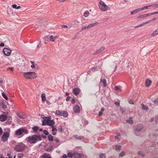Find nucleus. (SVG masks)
Wrapping results in <instances>:
<instances>
[{
    "instance_id": "f257e3e1",
    "label": "nucleus",
    "mask_w": 158,
    "mask_h": 158,
    "mask_svg": "<svg viewBox=\"0 0 158 158\" xmlns=\"http://www.w3.org/2000/svg\"><path fill=\"white\" fill-rule=\"evenodd\" d=\"M23 76L27 79H31L36 78V74L35 72H25L23 73Z\"/></svg>"
},
{
    "instance_id": "f03ea898",
    "label": "nucleus",
    "mask_w": 158,
    "mask_h": 158,
    "mask_svg": "<svg viewBox=\"0 0 158 158\" xmlns=\"http://www.w3.org/2000/svg\"><path fill=\"white\" fill-rule=\"evenodd\" d=\"M40 140V136L36 135L28 137V140L31 143H36L37 140Z\"/></svg>"
},
{
    "instance_id": "7ed1b4c3",
    "label": "nucleus",
    "mask_w": 158,
    "mask_h": 158,
    "mask_svg": "<svg viewBox=\"0 0 158 158\" xmlns=\"http://www.w3.org/2000/svg\"><path fill=\"white\" fill-rule=\"evenodd\" d=\"M26 148L25 144L22 143H18L14 147L15 150L17 152L23 151Z\"/></svg>"
},
{
    "instance_id": "20e7f679",
    "label": "nucleus",
    "mask_w": 158,
    "mask_h": 158,
    "mask_svg": "<svg viewBox=\"0 0 158 158\" xmlns=\"http://www.w3.org/2000/svg\"><path fill=\"white\" fill-rule=\"evenodd\" d=\"M98 7L100 10L103 12L106 11L108 9V6L102 1H100L99 2Z\"/></svg>"
},
{
    "instance_id": "39448f33",
    "label": "nucleus",
    "mask_w": 158,
    "mask_h": 158,
    "mask_svg": "<svg viewBox=\"0 0 158 158\" xmlns=\"http://www.w3.org/2000/svg\"><path fill=\"white\" fill-rule=\"evenodd\" d=\"M24 132H25L26 134H27L28 133V132L27 130L20 128L16 131L15 135L16 136H20L22 135L23 133Z\"/></svg>"
},
{
    "instance_id": "423d86ee",
    "label": "nucleus",
    "mask_w": 158,
    "mask_h": 158,
    "mask_svg": "<svg viewBox=\"0 0 158 158\" xmlns=\"http://www.w3.org/2000/svg\"><path fill=\"white\" fill-rule=\"evenodd\" d=\"M55 114L56 115H60L64 117H67L68 115V114L66 111H60L59 110H56Z\"/></svg>"
},
{
    "instance_id": "0eeeda50",
    "label": "nucleus",
    "mask_w": 158,
    "mask_h": 158,
    "mask_svg": "<svg viewBox=\"0 0 158 158\" xmlns=\"http://www.w3.org/2000/svg\"><path fill=\"white\" fill-rule=\"evenodd\" d=\"M9 132H4L2 136L1 139L2 141L4 142L6 141L9 136Z\"/></svg>"
},
{
    "instance_id": "6e6552de",
    "label": "nucleus",
    "mask_w": 158,
    "mask_h": 158,
    "mask_svg": "<svg viewBox=\"0 0 158 158\" xmlns=\"http://www.w3.org/2000/svg\"><path fill=\"white\" fill-rule=\"evenodd\" d=\"M51 118L50 116L43 117V119L44 120L42 121V125L43 126L47 125L49 120Z\"/></svg>"
},
{
    "instance_id": "1a4fd4ad",
    "label": "nucleus",
    "mask_w": 158,
    "mask_h": 158,
    "mask_svg": "<svg viewBox=\"0 0 158 158\" xmlns=\"http://www.w3.org/2000/svg\"><path fill=\"white\" fill-rule=\"evenodd\" d=\"M3 52L5 55L8 56L10 55L11 51L8 48H4L3 49Z\"/></svg>"
},
{
    "instance_id": "9d476101",
    "label": "nucleus",
    "mask_w": 158,
    "mask_h": 158,
    "mask_svg": "<svg viewBox=\"0 0 158 158\" xmlns=\"http://www.w3.org/2000/svg\"><path fill=\"white\" fill-rule=\"evenodd\" d=\"M74 111L76 113H78L80 112V109L79 106L77 105L74 106L73 108Z\"/></svg>"
},
{
    "instance_id": "9b49d317",
    "label": "nucleus",
    "mask_w": 158,
    "mask_h": 158,
    "mask_svg": "<svg viewBox=\"0 0 158 158\" xmlns=\"http://www.w3.org/2000/svg\"><path fill=\"white\" fill-rule=\"evenodd\" d=\"M80 91V89L79 88H74L73 89V93L75 95H78Z\"/></svg>"
},
{
    "instance_id": "f8f14e48",
    "label": "nucleus",
    "mask_w": 158,
    "mask_h": 158,
    "mask_svg": "<svg viewBox=\"0 0 158 158\" xmlns=\"http://www.w3.org/2000/svg\"><path fill=\"white\" fill-rule=\"evenodd\" d=\"M84 155L82 154L79 153L77 152L74 153V156L75 158H82Z\"/></svg>"
},
{
    "instance_id": "ddd939ff",
    "label": "nucleus",
    "mask_w": 158,
    "mask_h": 158,
    "mask_svg": "<svg viewBox=\"0 0 158 158\" xmlns=\"http://www.w3.org/2000/svg\"><path fill=\"white\" fill-rule=\"evenodd\" d=\"M7 116L5 114H2L0 116V121L2 122L5 121L7 118Z\"/></svg>"
},
{
    "instance_id": "4468645a",
    "label": "nucleus",
    "mask_w": 158,
    "mask_h": 158,
    "mask_svg": "<svg viewBox=\"0 0 158 158\" xmlns=\"http://www.w3.org/2000/svg\"><path fill=\"white\" fill-rule=\"evenodd\" d=\"M57 36H53L51 35L49 36V39L51 42H54L57 39Z\"/></svg>"
},
{
    "instance_id": "2eb2a0df",
    "label": "nucleus",
    "mask_w": 158,
    "mask_h": 158,
    "mask_svg": "<svg viewBox=\"0 0 158 158\" xmlns=\"http://www.w3.org/2000/svg\"><path fill=\"white\" fill-rule=\"evenodd\" d=\"M105 49V47H102L97 49L95 52V54H98L103 51Z\"/></svg>"
},
{
    "instance_id": "dca6fc26",
    "label": "nucleus",
    "mask_w": 158,
    "mask_h": 158,
    "mask_svg": "<svg viewBox=\"0 0 158 158\" xmlns=\"http://www.w3.org/2000/svg\"><path fill=\"white\" fill-rule=\"evenodd\" d=\"M149 13L146 14H144L143 15H141L138 16L137 17V18L138 19H140L143 18H145L147 17L148 16H149Z\"/></svg>"
},
{
    "instance_id": "f3484780",
    "label": "nucleus",
    "mask_w": 158,
    "mask_h": 158,
    "mask_svg": "<svg viewBox=\"0 0 158 158\" xmlns=\"http://www.w3.org/2000/svg\"><path fill=\"white\" fill-rule=\"evenodd\" d=\"M152 83V81L149 79H146L145 81V85L147 87H149Z\"/></svg>"
},
{
    "instance_id": "a211bd4d",
    "label": "nucleus",
    "mask_w": 158,
    "mask_h": 158,
    "mask_svg": "<svg viewBox=\"0 0 158 158\" xmlns=\"http://www.w3.org/2000/svg\"><path fill=\"white\" fill-rule=\"evenodd\" d=\"M98 24V22H96V23H92L91 24H90L88 25L89 29L91 28L92 27H94L97 26V25Z\"/></svg>"
},
{
    "instance_id": "6ab92c4d",
    "label": "nucleus",
    "mask_w": 158,
    "mask_h": 158,
    "mask_svg": "<svg viewBox=\"0 0 158 158\" xmlns=\"http://www.w3.org/2000/svg\"><path fill=\"white\" fill-rule=\"evenodd\" d=\"M158 35V28L154 31L151 34L152 37H154Z\"/></svg>"
},
{
    "instance_id": "aec40b11",
    "label": "nucleus",
    "mask_w": 158,
    "mask_h": 158,
    "mask_svg": "<svg viewBox=\"0 0 158 158\" xmlns=\"http://www.w3.org/2000/svg\"><path fill=\"white\" fill-rule=\"evenodd\" d=\"M42 158H52L50 154L44 153L42 156Z\"/></svg>"
},
{
    "instance_id": "412c9836",
    "label": "nucleus",
    "mask_w": 158,
    "mask_h": 158,
    "mask_svg": "<svg viewBox=\"0 0 158 158\" xmlns=\"http://www.w3.org/2000/svg\"><path fill=\"white\" fill-rule=\"evenodd\" d=\"M53 149V146L52 144L49 145L46 148V150L48 152H50Z\"/></svg>"
},
{
    "instance_id": "4be33fe9",
    "label": "nucleus",
    "mask_w": 158,
    "mask_h": 158,
    "mask_svg": "<svg viewBox=\"0 0 158 158\" xmlns=\"http://www.w3.org/2000/svg\"><path fill=\"white\" fill-rule=\"evenodd\" d=\"M140 11V8L136 9L131 12V15H132L133 14L137 13Z\"/></svg>"
},
{
    "instance_id": "5701e85b",
    "label": "nucleus",
    "mask_w": 158,
    "mask_h": 158,
    "mask_svg": "<svg viewBox=\"0 0 158 158\" xmlns=\"http://www.w3.org/2000/svg\"><path fill=\"white\" fill-rule=\"evenodd\" d=\"M54 123V122L52 120H51L50 119L49 120L47 125H49V126H53Z\"/></svg>"
},
{
    "instance_id": "b1692460",
    "label": "nucleus",
    "mask_w": 158,
    "mask_h": 158,
    "mask_svg": "<svg viewBox=\"0 0 158 158\" xmlns=\"http://www.w3.org/2000/svg\"><path fill=\"white\" fill-rule=\"evenodd\" d=\"M41 100L43 102H44L46 101V98L45 94L44 93H43L41 96Z\"/></svg>"
},
{
    "instance_id": "393cba45",
    "label": "nucleus",
    "mask_w": 158,
    "mask_h": 158,
    "mask_svg": "<svg viewBox=\"0 0 158 158\" xmlns=\"http://www.w3.org/2000/svg\"><path fill=\"white\" fill-rule=\"evenodd\" d=\"M151 7V5H149L148 6H145L144 7L140 8V11L148 9H150V7Z\"/></svg>"
},
{
    "instance_id": "a878e982",
    "label": "nucleus",
    "mask_w": 158,
    "mask_h": 158,
    "mask_svg": "<svg viewBox=\"0 0 158 158\" xmlns=\"http://www.w3.org/2000/svg\"><path fill=\"white\" fill-rule=\"evenodd\" d=\"M142 109L143 110L148 111V106H146L144 104H141Z\"/></svg>"
},
{
    "instance_id": "bb28decb",
    "label": "nucleus",
    "mask_w": 158,
    "mask_h": 158,
    "mask_svg": "<svg viewBox=\"0 0 158 158\" xmlns=\"http://www.w3.org/2000/svg\"><path fill=\"white\" fill-rule=\"evenodd\" d=\"M100 82L103 83L104 87H106L107 85L106 81L105 79H101Z\"/></svg>"
},
{
    "instance_id": "cd10ccee",
    "label": "nucleus",
    "mask_w": 158,
    "mask_h": 158,
    "mask_svg": "<svg viewBox=\"0 0 158 158\" xmlns=\"http://www.w3.org/2000/svg\"><path fill=\"white\" fill-rule=\"evenodd\" d=\"M74 137L77 139L82 140L83 139V136H79L78 135H74Z\"/></svg>"
},
{
    "instance_id": "c85d7f7f",
    "label": "nucleus",
    "mask_w": 158,
    "mask_h": 158,
    "mask_svg": "<svg viewBox=\"0 0 158 158\" xmlns=\"http://www.w3.org/2000/svg\"><path fill=\"white\" fill-rule=\"evenodd\" d=\"M127 122L130 124H132L133 123V121L131 118H130L128 119H127L126 121Z\"/></svg>"
},
{
    "instance_id": "c756f323",
    "label": "nucleus",
    "mask_w": 158,
    "mask_h": 158,
    "mask_svg": "<svg viewBox=\"0 0 158 158\" xmlns=\"http://www.w3.org/2000/svg\"><path fill=\"white\" fill-rule=\"evenodd\" d=\"M89 13L88 11H85L83 14V15L85 17H87L89 15Z\"/></svg>"
},
{
    "instance_id": "7c9ffc66",
    "label": "nucleus",
    "mask_w": 158,
    "mask_h": 158,
    "mask_svg": "<svg viewBox=\"0 0 158 158\" xmlns=\"http://www.w3.org/2000/svg\"><path fill=\"white\" fill-rule=\"evenodd\" d=\"M12 7L13 8L16 9L17 10L19 9L21 7L20 6H17V5L16 4H13L12 5Z\"/></svg>"
},
{
    "instance_id": "2f4dec72",
    "label": "nucleus",
    "mask_w": 158,
    "mask_h": 158,
    "mask_svg": "<svg viewBox=\"0 0 158 158\" xmlns=\"http://www.w3.org/2000/svg\"><path fill=\"white\" fill-rule=\"evenodd\" d=\"M2 94L3 98L6 100H8V97L6 96V95L3 92H2Z\"/></svg>"
},
{
    "instance_id": "473e14b6",
    "label": "nucleus",
    "mask_w": 158,
    "mask_h": 158,
    "mask_svg": "<svg viewBox=\"0 0 158 158\" xmlns=\"http://www.w3.org/2000/svg\"><path fill=\"white\" fill-rule=\"evenodd\" d=\"M48 138L49 141H52L53 139V137L51 135H48Z\"/></svg>"
},
{
    "instance_id": "72a5a7b5",
    "label": "nucleus",
    "mask_w": 158,
    "mask_h": 158,
    "mask_svg": "<svg viewBox=\"0 0 158 158\" xmlns=\"http://www.w3.org/2000/svg\"><path fill=\"white\" fill-rule=\"evenodd\" d=\"M1 106H2V107L3 109H6L7 107L6 105L5 104V103L4 102H2V103H1Z\"/></svg>"
},
{
    "instance_id": "f704fd0d",
    "label": "nucleus",
    "mask_w": 158,
    "mask_h": 158,
    "mask_svg": "<svg viewBox=\"0 0 158 158\" xmlns=\"http://www.w3.org/2000/svg\"><path fill=\"white\" fill-rule=\"evenodd\" d=\"M18 116L20 118H26V116L25 115H23L22 114H18Z\"/></svg>"
},
{
    "instance_id": "c9c22d12",
    "label": "nucleus",
    "mask_w": 158,
    "mask_h": 158,
    "mask_svg": "<svg viewBox=\"0 0 158 158\" xmlns=\"http://www.w3.org/2000/svg\"><path fill=\"white\" fill-rule=\"evenodd\" d=\"M18 155V158H22L23 157L24 154L23 153H18L17 154Z\"/></svg>"
},
{
    "instance_id": "e433bc0d",
    "label": "nucleus",
    "mask_w": 158,
    "mask_h": 158,
    "mask_svg": "<svg viewBox=\"0 0 158 158\" xmlns=\"http://www.w3.org/2000/svg\"><path fill=\"white\" fill-rule=\"evenodd\" d=\"M152 102H153L155 104H157L158 103V98H156L153 100H152Z\"/></svg>"
},
{
    "instance_id": "4c0bfd02",
    "label": "nucleus",
    "mask_w": 158,
    "mask_h": 158,
    "mask_svg": "<svg viewBox=\"0 0 158 158\" xmlns=\"http://www.w3.org/2000/svg\"><path fill=\"white\" fill-rule=\"evenodd\" d=\"M142 129L143 127H142L140 126L136 128V130L138 131H140L142 130Z\"/></svg>"
},
{
    "instance_id": "58836bf2",
    "label": "nucleus",
    "mask_w": 158,
    "mask_h": 158,
    "mask_svg": "<svg viewBox=\"0 0 158 158\" xmlns=\"http://www.w3.org/2000/svg\"><path fill=\"white\" fill-rule=\"evenodd\" d=\"M121 134L120 133H118L116 134V135L115 136V138L116 139H118L120 135Z\"/></svg>"
},
{
    "instance_id": "ea45409f",
    "label": "nucleus",
    "mask_w": 158,
    "mask_h": 158,
    "mask_svg": "<svg viewBox=\"0 0 158 158\" xmlns=\"http://www.w3.org/2000/svg\"><path fill=\"white\" fill-rule=\"evenodd\" d=\"M33 130L35 131H36L39 129V127L37 126H35L32 128Z\"/></svg>"
},
{
    "instance_id": "a19ab883",
    "label": "nucleus",
    "mask_w": 158,
    "mask_h": 158,
    "mask_svg": "<svg viewBox=\"0 0 158 158\" xmlns=\"http://www.w3.org/2000/svg\"><path fill=\"white\" fill-rule=\"evenodd\" d=\"M125 155V152H120L119 154V156H120L123 157Z\"/></svg>"
},
{
    "instance_id": "79ce46f5",
    "label": "nucleus",
    "mask_w": 158,
    "mask_h": 158,
    "mask_svg": "<svg viewBox=\"0 0 158 158\" xmlns=\"http://www.w3.org/2000/svg\"><path fill=\"white\" fill-rule=\"evenodd\" d=\"M52 132H54L55 131H57V128H56V127H54V126H52Z\"/></svg>"
},
{
    "instance_id": "37998d69",
    "label": "nucleus",
    "mask_w": 158,
    "mask_h": 158,
    "mask_svg": "<svg viewBox=\"0 0 158 158\" xmlns=\"http://www.w3.org/2000/svg\"><path fill=\"white\" fill-rule=\"evenodd\" d=\"M115 89L116 90H119L120 92L122 91L121 89L118 86L115 87Z\"/></svg>"
},
{
    "instance_id": "c03bdc74",
    "label": "nucleus",
    "mask_w": 158,
    "mask_h": 158,
    "mask_svg": "<svg viewBox=\"0 0 158 158\" xmlns=\"http://www.w3.org/2000/svg\"><path fill=\"white\" fill-rule=\"evenodd\" d=\"M88 29H89V28H88V26L83 27L81 28V29H82V31H83L84 30Z\"/></svg>"
},
{
    "instance_id": "a18cd8bd",
    "label": "nucleus",
    "mask_w": 158,
    "mask_h": 158,
    "mask_svg": "<svg viewBox=\"0 0 158 158\" xmlns=\"http://www.w3.org/2000/svg\"><path fill=\"white\" fill-rule=\"evenodd\" d=\"M158 14V11H156V12H152V13H149V16H150V15H155V14Z\"/></svg>"
},
{
    "instance_id": "49530a36",
    "label": "nucleus",
    "mask_w": 158,
    "mask_h": 158,
    "mask_svg": "<svg viewBox=\"0 0 158 158\" xmlns=\"http://www.w3.org/2000/svg\"><path fill=\"white\" fill-rule=\"evenodd\" d=\"M68 157L72 158L73 156V154L72 152H69L68 153Z\"/></svg>"
},
{
    "instance_id": "de8ad7c7",
    "label": "nucleus",
    "mask_w": 158,
    "mask_h": 158,
    "mask_svg": "<svg viewBox=\"0 0 158 158\" xmlns=\"http://www.w3.org/2000/svg\"><path fill=\"white\" fill-rule=\"evenodd\" d=\"M100 158H105L106 156L105 154L103 153L101 154L99 156Z\"/></svg>"
},
{
    "instance_id": "09e8293b",
    "label": "nucleus",
    "mask_w": 158,
    "mask_h": 158,
    "mask_svg": "<svg viewBox=\"0 0 158 158\" xmlns=\"http://www.w3.org/2000/svg\"><path fill=\"white\" fill-rule=\"evenodd\" d=\"M55 141L56 143H59V144L58 145V146H59L60 145V143H59L60 142V141L58 139H55Z\"/></svg>"
},
{
    "instance_id": "8fccbe9b",
    "label": "nucleus",
    "mask_w": 158,
    "mask_h": 158,
    "mask_svg": "<svg viewBox=\"0 0 158 158\" xmlns=\"http://www.w3.org/2000/svg\"><path fill=\"white\" fill-rule=\"evenodd\" d=\"M120 110L121 111L122 113H124L125 111V109L123 107H121L120 108Z\"/></svg>"
},
{
    "instance_id": "3c124183",
    "label": "nucleus",
    "mask_w": 158,
    "mask_h": 158,
    "mask_svg": "<svg viewBox=\"0 0 158 158\" xmlns=\"http://www.w3.org/2000/svg\"><path fill=\"white\" fill-rule=\"evenodd\" d=\"M138 154L142 157L144 156V155L142 153L140 152H138Z\"/></svg>"
},
{
    "instance_id": "603ef678",
    "label": "nucleus",
    "mask_w": 158,
    "mask_h": 158,
    "mask_svg": "<svg viewBox=\"0 0 158 158\" xmlns=\"http://www.w3.org/2000/svg\"><path fill=\"white\" fill-rule=\"evenodd\" d=\"M58 130H59L60 131L62 132L63 131V128L62 127L60 126L58 127Z\"/></svg>"
},
{
    "instance_id": "864d4df0",
    "label": "nucleus",
    "mask_w": 158,
    "mask_h": 158,
    "mask_svg": "<svg viewBox=\"0 0 158 158\" xmlns=\"http://www.w3.org/2000/svg\"><path fill=\"white\" fill-rule=\"evenodd\" d=\"M43 132H44V134L46 135H48V131L46 130H44L43 131Z\"/></svg>"
},
{
    "instance_id": "5fc2aeb1",
    "label": "nucleus",
    "mask_w": 158,
    "mask_h": 158,
    "mask_svg": "<svg viewBox=\"0 0 158 158\" xmlns=\"http://www.w3.org/2000/svg\"><path fill=\"white\" fill-rule=\"evenodd\" d=\"M121 148V146L120 145L118 146H115V150H119Z\"/></svg>"
},
{
    "instance_id": "6e6d98bb",
    "label": "nucleus",
    "mask_w": 158,
    "mask_h": 158,
    "mask_svg": "<svg viewBox=\"0 0 158 158\" xmlns=\"http://www.w3.org/2000/svg\"><path fill=\"white\" fill-rule=\"evenodd\" d=\"M31 63L32 65H31V67L32 68H33L35 67V63L34 62H31Z\"/></svg>"
},
{
    "instance_id": "4d7b16f0",
    "label": "nucleus",
    "mask_w": 158,
    "mask_h": 158,
    "mask_svg": "<svg viewBox=\"0 0 158 158\" xmlns=\"http://www.w3.org/2000/svg\"><path fill=\"white\" fill-rule=\"evenodd\" d=\"M144 25V24L143 23L142 24H140V25H139L136 26V27H139L143 26Z\"/></svg>"
},
{
    "instance_id": "13d9d810",
    "label": "nucleus",
    "mask_w": 158,
    "mask_h": 158,
    "mask_svg": "<svg viewBox=\"0 0 158 158\" xmlns=\"http://www.w3.org/2000/svg\"><path fill=\"white\" fill-rule=\"evenodd\" d=\"M129 104H132V105H134V102H133L131 100H130L129 101Z\"/></svg>"
},
{
    "instance_id": "bf43d9fd",
    "label": "nucleus",
    "mask_w": 158,
    "mask_h": 158,
    "mask_svg": "<svg viewBox=\"0 0 158 158\" xmlns=\"http://www.w3.org/2000/svg\"><path fill=\"white\" fill-rule=\"evenodd\" d=\"M151 22V20H150L149 21H146L144 23V25H145V24H147L149 23H150V22Z\"/></svg>"
},
{
    "instance_id": "052dcab7",
    "label": "nucleus",
    "mask_w": 158,
    "mask_h": 158,
    "mask_svg": "<svg viewBox=\"0 0 158 158\" xmlns=\"http://www.w3.org/2000/svg\"><path fill=\"white\" fill-rule=\"evenodd\" d=\"M76 99L74 98H73L72 99V103L73 104H74L75 103V102Z\"/></svg>"
},
{
    "instance_id": "680f3d73",
    "label": "nucleus",
    "mask_w": 158,
    "mask_h": 158,
    "mask_svg": "<svg viewBox=\"0 0 158 158\" xmlns=\"http://www.w3.org/2000/svg\"><path fill=\"white\" fill-rule=\"evenodd\" d=\"M151 6V7H156L158 6V4H154L152 5Z\"/></svg>"
},
{
    "instance_id": "e2e57ef3",
    "label": "nucleus",
    "mask_w": 158,
    "mask_h": 158,
    "mask_svg": "<svg viewBox=\"0 0 158 158\" xmlns=\"http://www.w3.org/2000/svg\"><path fill=\"white\" fill-rule=\"evenodd\" d=\"M63 158H68V156L66 154H64L62 156Z\"/></svg>"
},
{
    "instance_id": "0e129e2a",
    "label": "nucleus",
    "mask_w": 158,
    "mask_h": 158,
    "mask_svg": "<svg viewBox=\"0 0 158 158\" xmlns=\"http://www.w3.org/2000/svg\"><path fill=\"white\" fill-rule=\"evenodd\" d=\"M102 112L101 111H100L99 112V113H98V115L99 116H101L102 114Z\"/></svg>"
},
{
    "instance_id": "69168bd1",
    "label": "nucleus",
    "mask_w": 158,
    "mask_h": 158,
    "mask_svg": "<svg viewBox=\"0 0 158 158\" xmlns=\"http://www.w3.org/2000/svg\"><path fill=\"white\" fill-rule=\"evenodd\" d=\"M157 18H154L152 19L151 20V21H155V20H157Z\"/></svg>"
},
{
    "instance_id": "338daca9",
    "label": "nucleus",
    "mask_w": 158,
    "mask_h": 158,
    "mask_svg": "<svg viewBox=\"0 0 158 158\" xmlns=\"http://www.w3.org/2000/svg\"><path fill=\"white\" fill-rule=\"evenodd\" d=\"M7 156L9 158H12V156L10 154H8Z\"/></svg>"
},
{
    "instance_id": "774afa93",
    "label": "nucleus",
    "mask_w": 158,
    "mask_h": 158,
    "mask_svg": "<svg viewBox=\"0 0 158 158\" xmlns=\"http://www.w3.org/2000/svg\"><path fill=\"white\" fill-rule=\"evenodd\" d=\"M154 120V118H151L150 119V121L151 122H152Z\"/></svg>"
}]
</instances>
